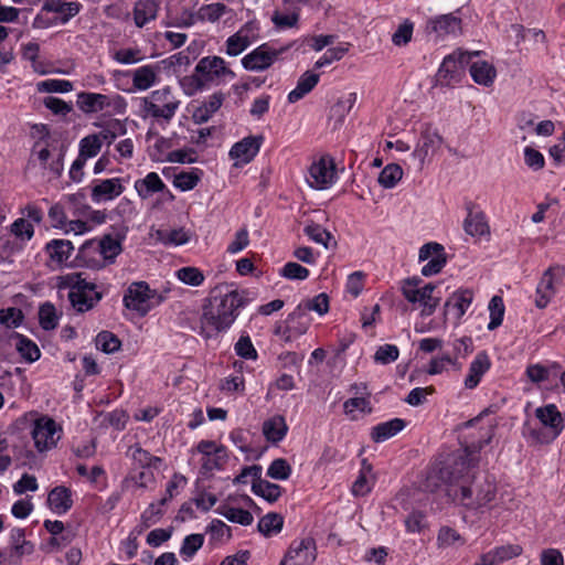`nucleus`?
<instances>
[{"instance_id":"6e6d98bb","label":"nucleus","mask_w":565,"mask_h":565,"mask_svg":"<svg viewBox=\"0 0 565 565\" xmlns=\"http://www.w3.org/2000/svg\"><path fill=\"white\" fill-rule=\"evenodd\" d=\"M57 316L55 307L50 303H43L39 309V321L40 326L44 330H53L57 327Z\"/></svg>"},{"instance_id":"bf43d9fd","label":"nucleus","mask_w":565,"mask_h":565,"mask_svg":"<svg viewBox=\"0 0 565 565\" xmlns=\"http://www.w3.org/2000/svg\"><path fill=\"white\" fill-rule=\"evenodd\" d=\"M291 475V466L284 458L271 461L267 469V476L275 480H287Z\"/></svg>"},{"instance_id":"39448f33","label":"nucleus","mask_w":565,"mask_h":565,"mask_svg":"<svg viewBox=\"0 0 565 565\" xmlns=\"http://www.w3.org/2000/svg\"><path fill=\"white\" fill-rule=\"evenodd\" d=\"M163 297L149 287L146 281H134L124 295V306L145 317L153 307L160 305Z\"/></svg>"},{"instance_id":"864d4df0","label":"nucleus","mask_w":565,"mask_h":565,"mask_svg":"<svg viewBox=\"0 0 565 565\" xmlns=\"http://www.w3.org/2000/svg\"><path fill=\"white\" fill-rule=\"evenodd\" d=\"M38 90L41 93H68L73 90V83L66 79H45L39 82Z\"/></svg>"},{"instance_id":"cd10ccee","label":"nucleus","mask_w":565,"mask_h":565,"mask_svg":"<svg viewBox=\"0 0 565 565\" xmlns=\"http://www.w3.org/2000/svg\"><path fill=\"white\" fill-rule=\"evenodd\" d=\"M263 435L266 440L271 444L281 441L288 431L285 417L281 415H275L263 423L262 428Z\"/></svg>"},{"instance_id":"a878e982","label":"nucleus","mask_w":565,"mask_h":565,"mask_svg":"<svg viewBox=\"0 0 565 565\" xmlns=\"http://www.w3.org/2000/svg\"><path fill=\"white\" fill-rule=\"evenodd\" d=\"M73 249L72 242L66 239H52L45 245V252L49 255L50 262L56 266L65 264Z\"/></svg>"},{"instance_id":"ddd939ff","label":"nucleus","mask_w":565,"mask_h":565,"mask_svg":"<svg viewBox=\"0 0 565 565\" xmlns=\"http://www.w3.org/2000/svg\"><path fill=\"white\" fill-rule=\"evenodd\" d=\"M444 139L430 125H427L420 134V138L413 151V157L418 161L417 169L422 170L426 159L434 154L441 146Z\"/></svg>"},{"instance_id":"20e7f679","label":"nucleus","mask_w":565,"mask_h":565,"mask_svg":"<svg viewBox=\"0 0 565 565\" xmlns=\"http://www.w3.org/2000/svg\"><path fill=\"white\" fill-rule=\"evenodd\" d=\"M121 243L110 234L104 235L100 239L86 241L78 250L77 257L86 266L103 267L105 264L93 259V255L98 254L104 262L114 263L115 258L121 253Z\"/></svg>"},{"instance_id":"79ce46f5","label":"nucleus","mask_w":565,"mask_h":565,"mask_svg":"<svg viewBox=\"0 0 565 565\" xmlns=\"http://www.w3.org/2000/svg\"><path fill=\"white\" fill-rule=\"evenodd\" d=\"M284 525V518L279 513L270 512L264 515L258 522V531L265 536L279 533Z\"/></svg>"},{"instance_id":"f3484780","label":"nucleus","mask_w":565,"mask_h":565,"mask_svg":"<svg viewBox=\"0 0 565 565\" xmlns=\"http://www.w3.org/2000/svg\"><path fill=\"white\" fill-rule=\"evenodd\" d=\"M121 181L120 178L96 181L90 191L93 202L110 201L121 195L125 190Z\"/></svg>"},{"instance_id":"8fccbe9b","label":"nucleus","mask_w":565,"mask_h":565,"mask_svg":"<svg viewBox=\"0 0 565 565\" xmlns=\"http://www.w3.org/2000/svg\"><path fill=\"white\" fill-rule=\"evenodd\" d=\"M492 555L494 562L497 565L507 562L509 559H512L522 553V547L518 544H508V545H501L497 546L489 551Z\"/></svg>"},{"instance_id":"052dcab7","label":"nucleus","mask_w":565,"mask_h":565,"mask_svg":"<svg viewBox=\"0 0 565 565\" xmlns=\"http://www.w3.org/2000/svg\"><path fill=\"white\" fill-rule=\"evenodd\" d=\"M299 308L303 309V312L308 315V311H316L319 315H324L329 310V297L327 294L321 292L313 297L312 299H309L305 301L303 303H300L298 306Z\"/></svg>"},{"instance_id":"6ab92c4d","label":"nucleus","mask_w":565,"mask_h":565,"mask_svg":"<svg viewBox=\"0 0 565 565\" xmlns=\"http://www.w3.org/2000/svg\"><path fill=\"white\" fill-rule=\"evenodd\" d=\"M195 72L201 73L205 81L211 84L214 79L225 75H234L225 65V61L220 56H205L199 61Z\"/></svg>"},{"instance_id":"a18cd8bd","label":"nucleus","mask_w":565,"mask_h":565,"mask_svg":"<svg viewBox=\"0 0 565 565\" xmlns=\"http://www.w3.org/2000/svg\"><path fill=\"white\" fill-rule=\"evenodd\" d=\"M130 456L135 463H137L140 468H157L161 462L159 457L152 456L149 451L142 449L139 445L132 446L129 448Z\"/></svg>"},{"instance_id":"ea45409f","label":"nucleus","mask_w":565,"mask_h":565,"mask_svg":"<svg viewBox=\"0 0 565 565\" xmlns=\"http://www.w3.org/2000/svg\"><path fill=\"white\" fill-rule=\"evenodd\" d=\"M305 234L312 239L313 242L321 244L324 248H330L337 246V242L334 241L332 234L323 228L321 225L311 222L307 224L303 228Z\"/></svg>"},{"instance_id":"a19ab883","label":"nucleus","mask_w":565,"mask_h":565,"mask_svg":"<svg viewBox=\"0 0 565 565\" xmlns=\"http://www.w3.org/2000/svg\"><path fill=\"white\" fill-rule=\"evenodd\" d=\"M217 512L227 519L230 522L237 523L244 526L250 525L254 521L252 513L241 508H233L224 505L218 508Z\"/></svg>"},{"instance_id":"2eb2a0df","label":"nucleus","mask_w":565,"mask_h":565,"mask_svg":"<svg viewBox=\"0 0 565 565\" xmlns=\"http://www.w3.org/2000/svg\"><path fill=\"white\" fill-rule=\"evenodd\" d=\"M334 175L333 160L322 157L310 166L307 181L311 188L322 190L332 184Z\"/></svg>"},{"instance_id":"774afa93","label":"nucleus","mask_w":565,"mask_h":565,"mask_svg":"<svg viewBox=\"0 0 565 565\" xmlns=\"http://www.w3.org/2000/svg\"><path fill=\"white\" fill-rule=\"evenodd\" d=\"M280 275L290 280H305L309 276V270L295 262H288L280 269Z\"/></svg>"},{"instance_id":"680f3d73","label":"nucleus","mask_w":565,"mask_h":565,"mask_svg":"<svg viewBox=\"0 0 565 565\" xmlns=\"http://www.w3.org/2000/svg\"><path fill=\"white\" fill-rule=\"evenodd\" d=\"M203 543V534H190L184 537L180 548V554L185 558H191L202 547Z\"/></svg>"},{"instance_id":"5701e85b","label":"nucleus","mask_w":565,"mask_h":565,"mask_svg":"<svg viewBox=\"0 0 565 565\" xmlns=\"http://www.w3.org/2000/svg\"><path fill=\"white\" fill-rule=\"evenodd\" d=\"M225 100V94L216 92L212 94L207 100L193 110L192 119L195 124L201 125L207 122L212 116L221 108Z\"/></svg>"},{"instance_id":"aec40b11","label":"nucleus","mask_w":565,"mask_h":565,"mask_svg":"<svg viewBox=\"0 0 565 565\" xmlns=\"http://www.w3.org/2000/svg\"><path fill=\"white\" fill-rule=\"evenodd\" d=\"M473 301L471 289H459L455 291L445 302V315L452 313L456 321H459Z\"/></svg>"},{"instance_id":"f03ea898","label":"nucleus","mask_w":565,"mask_h":565,"mask_svg":"<svg viewBox=\"0 0 565 565\" xmlns=\"http://www.w3.org/2000/svg\"><path fill=\"white\" fill-rule=\"evenodd\" d=\"M247 298L244 291L230 290L225 294H213L202 307L200 334L205 339L217 337L231 328L245 307Z\"/></svg>"},{"instance_id":"f8f14e48","label":"nucleus","mask_w":565,"mask_h":565,"mask_svg":"<svg viewBox=\"0 0 565 565\" xmlns=\"http://www.w3.org/2000/svg\"><path fill=\"white\" fill-rule=\"evenodd\" d=\"M418 258L420 262L428 260L422 268V275L425 277L440 273L447 263L444 246L435 242L424 244L419 249Z\"/></svg>"},{"instance_id":"c03bdc74","label":"nucleus","mask_w":565,"mask_h":565,"mask_svg":"<svg viewBox=\"0 0 565 565\" xmlns=\"http://www.w3.org/2000/svg\"><path fill=\"white\" fill-rule=\"evenodd\" d=\"M100 136L88 135L79 141V153L78 156L86 160L96 157L102 149Z\"/></svg>"},{"instance_id":"e2e57ef3","label":"nucleus","mask_w":565,"mask_h":565,"mask_svg":"<svg viewBox=\"0 0 565 565\" xmlns=\"http://www.w3.org/2000/svg\"><path fill=\"white\" fill-rule=\"evenodd\" d=\"M186 484V478L180 473H174L166 487V493L160 499L159 505H166L170 502L177 494L179 488H183Z\"/></svg>"},{"instance_id":"b1692460","label":"nucleus","mask_w":565,"mask_h":565,"mask_svg":"<svg viewBox=\"0 0 565 565\" xmlns=\"http://www.w3.org/2000/svg\"><path fill=\"white\" fill-rule=\"evenodd\" d=\"M310 324V319L302 308L297 307L286 320L285 332H288L286 341H290L294 337L306 333Z\"/></svg>"},{"instance_id":"473e14b6","label":"nucleus","mask_w":565,"mask_h":565,"mask_svg":"<svg viewBox=\"0 0 565 565\" xmlns=\"http://www.w3.org/2000/svg\"><path fill=\"white\" fill-rule=\"evenodd\" d=\"M319 74L311 72L303 73L299 77L296 88L288 94V102L296 103L303 98L308 93H310L316 87V85L319 82Z\"/></svg>"},{"instance_id":"c9c22d12","label":"nucleus","mask_w":565,"mask_h":565,"mask_svg":"<svg viewBox=\"0 0 565 565\" xmlns=\"http://www.w3.org/2000/svg\"><path fill=\"white\" fill-rule=\"evenodd\" d=\"M470 75L477 84L490 86L495 78L497 72L488 62H476L470 65Z\"/></svg>"},{"instance_id":"4c0bfd02","label":"nucleus","mask_w":565,"mask_h":565,"mask_svg":"<svg viewBox=\"0 0 565 565\" xmlns=\"http://www.w3.org/2000/svg\"><path fill=\"white\" fill-rule=\"evenodd\" d=\"M179 104V102H171L160 105L154 102H145L143 110L156 119L162 118L170 121L174 117Z\"/></svg>"},{"instance_id":"49530a36","label":"nucleus","mask_w":565,"mask_h":565,"mask_svg":"<svg viewBox=\"0 0 565 565\" xmlns=\"http://www.w3.org/2000/svg\"><path fill=\"white\" fill-rule=\"evenodd\" d=\"M157 238L164 245H183L190 239L189 233L184 228H175L171 231H158Z\"/></svg>"},{"instance_id":"f704fd0d","label":"nucleus","mask_w":565,"mask_h":565,"mask_svg":"<svg viewBox=\"0 0 565 565\" xmlns=\"http://www.w3.org/2000/svg\"><path fill=\"white\" fill-rule=\"evenodd\" d=\"M11 339H14L17 351L20 353V355L28 362H35L40 359L41 352L38 348V345L26 337L18 333L12 332Z\"/></svg>"},{"instance_id":"4d7b16f0","label":"nucleus","mask_w":565,"mask_h":565,"mask_svg":"<svg viewBox=\"0 0 565 565\" xmlns=\"http://www.w3.org/2000/svg\"><path fill=\"white\" fill-rule=\"evenodd\" d=\"M86 195L84 192L68 194L66 196L67 209L74 216L84 217L86 212H89V205L85 203Z\"/></svg>"},{"instance_id":"bb28decb","label":"nucleus","mask_w":565,"mask_h":565,"mask_svg":"<svg viewBox=\"0 0 565 565\" xmlns=\"http://www.w3.org/2000/svg\"><path fill=\"white\" fill-rule=\"evenodd\" d=\"M490 365L488 354L484 351L479 352L469 366L468 375L465 379V386L470 390L475 388L482 375L490 369Z\"/></svg>"},{"instance_id":"58836bf2","label":"nucleus","mask_w":565,"mask_h":565,"mask_svg":"<svg viewBox=\"0 0 565 565\" xmlns=\"http://www.w3.org/2000/svg\"><path fill=\"white\" fill-rule=\"evenodd\" d=\"M252 491L270 503L276 502L281 495V487L279 484L263 480L262 477L258 481H253Z\"/></svg>"},{"instance_id":"3c124183","label":"nucleus","mask_w":565,"mask_h":565,"mask_svg":"<svg viewBox=\"0 0 565 565\" xmlns=\"http://www.w3.org/2000/svg\"><path fill=\"white\" fill-rule=\"evenodd\" d=\"M120 340L109 331H102L96 337V347L105 353H115L120 349Z\"/></svg>"},{"instance_id":"4468645a","label":"nucleus","mask_w":565,"mask_h":565,"mask_svg":"<svg viewBox=\"0 0 565 565\" xmlns=\"http://www.w3.org/2000/svg\"><path fill=\"white\" fill-rule=\"evenodd\" d=\"M425 30L428 35H434L435 40L456 35L461 31V19L454 13L436 15L428 19Z\"/></svg>"},{"instance_id":"f257e3e1","label":"nucleus","mask_w":565,"mask_h":565,"mask_svg":"<svg viewBox=\"0 0 565 565\" xmlns=\"http://www.w3.org/2000/svg\"><path fill=\"white\" fill-rule=\"evenodd\" d=\"M488 444V440L465 447L463 455L458 456L451 463L433 468L427 476V489L434 491L445 484L446 493L454 501L471 510L489 507L497 494V487L488 476L482 479L476 476L478 463L477 454Z\"/></svg>"},{"instance_id":"6e6552de","label":"nucleus","mask_w":565,"mask_h":565,"mask_svg":"<svg viewBox=\"0 0 565 565\" xmlns=\"http://www.w3.org/2000/svg\"><path fill=\"white\" fill-rule=\"evenodd\" d=\"M62 428L49 416L36 418L32 427V438L38 451L43 452L56 446L61 439Z\"/></svg>"},{"instance_id":"5fc2aeb1","label":"nucleus","mask_w":565,"mask_h":565,"mask_svg":"<svg viewBox=\"0 0 565 565\" xmlns=\"http://www.w3.org/2000/svg\"><path fill=\"white\" fill-rule=\"evenodd\" d=\"M226 6L222 2H214L202 6L198 11V19L201 21H217L226 11Z\"/></svg>"},{"instance_id":"c85d7f7f","label":"nucleus","mask_w":565,"mask_h":565,"mask_svg":"<svg viewBox=\"0 0 565 565\" xmlns=\"http://www.w3.org/2000/svg\"><path fill=\"white\" fill-rule=\"evenodd\" d=\"M159 3L156 0H138L134 6V21L138 28L157 18Z\"/></svg>"},{"instance_id":"7c9ffc66","label":"nucleus","mask_w":565,"mask_h":565,"mask_svg":"<svg viewBox=\"0 0 565 565\" xmlns=\"http://www.w3.org/2000/svg\"><path fill=\"white\" fill-rule=\"evenodd\" d=\"M405 426V420L401 418L381 423L372 428L371 438L375 443H382L398 434Z\"/></svg>"},{"instance_id":"69168bd1","label":"nucleus","mask_w":565,"mask_h":565,"mask_svg":"<svg viewBox=\"0 0 565 565\" xmlns=\"http://www.w3.org/2000/svg\"><path fill=\"white\" fill-rule=\"evenodd\" d=\"M177 277L193 287H198L204 281L203 273L196 267H182L177 271Z\"/></svg>"},{"instance_id":"09e8293b","label":"nucleus","mask_w":565,"mask_h":565,"mask_svg":"<svg viewBox=\"0 0 565 565\" xmlns=\"http://www.w3.org/2000/svg\"><path fill=\"white\" fill-rule=\"evenodd\" d=\"M490 322L488 323V330L492 331L500 327L504 316V302L501 296H493L489 302Z\"/></svg>"},{"instance_id":"423d86ee","label":"nucleus","mask_w":565,"mask_h":565,"mask_svg":"<svg viewBox=\"0 0 565 565\" xmlns=\"http://www.w3.org/2000/svg\"><path fill=\"white\" fill-rule=\"evenodd\" d=\"M420 278H407L402 284V294L405 299L411 303H419L422 306L420 316H431L436 308L439 306L440 297L434 295L436 286L434 284H426L419 288Z\"/></svg>"},{"instance_id":"7ed1b4c3","label":"nucleus","mask_w":565,"mask_h":565,"mask_svg":"<svg viewBox=\"0 0 565 565\" xmlns=\"http://www.w3.org/2000/svg\"><path fill=\"white\" fill-rule=\"evenodd\" d=\"M58 288H68V299L77 312L92 310L103 298L94 282L87 281L82 273H73L62 277Z\"/></svg>"},{"instance_id":"c756f323","label":"nucleus","mask_w":565,"mask_h":565,"mask_svg":"<svg viewBox=\"0 0 565 565\" xmlns=\"http://www.w3.org/2000/svg\"><path fill=\"white\" fill-rule=\"evenodd\" d=\"M81 7V3L75 1L65 2L63 0H47L43 4L42 10L62 14L60 21L65 24L79 12Z\"/></svg>"},{"instance_id":"a211bd4d","label":"nucleus","mask_w":565,"mask_h":565,"mask_svg":"<svg viewBox=\"0 0 565 565\" xmlns=\"http://www.w3.org/2000/svg\"><path fill=\"white\" fill-rule=\"evenodd\" d=\"M535 416L543 427L559 436L565 428V416L555 404H547L535 409Z\"/></svg>"},{"instance_id":"de8ad7c7","label":"nucleus","mask_w":565,"mask_h":565,"mask_svg":"<svg viewBox=\"0 0 565 565\" xmlns=\"http://www.w3.org/2000/svg\"><path fill=\"white\" fill-rule=\"evenodd\" d=\"M403 177V169L396 163L387 164L379 175V183L386 188H394Z\"/></svg>"},{"instance_id":"2f4dec72","label":"nucleus","mask_w":565,"mask_h":565,"mask_svg":"<svg viewBox=\"0 0 565 565\" xmlns=\"http://www.w3.org/2000/svg\"><path fill=\"white\" fill-rule=\"evenodd\" d=\"M164 188L166 184L156 172H150L143 179H139L135 182V189L142 199H147L153 193L161 192Z\"/></svg>"},{"instance_id":"9b49d317","label":"nucleus","mask_w":565,"mask_h":565,"mask_svg":"<svg viewBox=\"0 0 565 565\" xmlns=\"http://www.w3.org/2000/svg\"><path fill=\"white\" fill-rule=\"evenodd\" d=\"M317 557L316 542L312 537H305L300 541H294L279 565H312Z\"/></svg>"},{"instance_id":"4be33fe9","label":"nucleus","mask_w":565,"mask_h":565,"mask_svg":"<svg viewBox=\"0 0 565 565\" xmlns=\"http://www.w3.org/2000/svg\"><path fill=\"white\" fill-rule=\"evenodd\" d=\"M557 270L559 273L563 271V269L561 267H550L547 268L537 287H536V298H535V306L540 309H544L551 298L554 296L555 294V288H554V271Z\"/></svg>"},{"instance_id":"e433bc0d","label":"nucleus","mask_w":565,"mask_h":565,"mask_svg":"<svg viewBox=\"0 0 565 565\" xmlns=\"http://www.w3.org/2000/svg\"><path fill=\"white\" fill-rule=\"evenodd\" d=\"M157 82L156 67L145 65L134 71L132 85L137 90H146Z\"/></svg>"},{"instance_id":"1a4fd4ad","label":"nucleus","mask_w":565,"mask_h":565,"mask_svg":"<svg viewBox=\"0 0 565 565\" xmlns=\"http://www.w3.org/2000/svg\"><path fill=\"white\" fill-rule=\"evenodd\" d=\"M467 53H452L446 56L436 74V81L443 86H450L460 82L465 65L469 63Z\"/></svg>"},{"instance_id":"603ef678","label":"nucleus","mask_w":565,"mask_h":565,"mask_svg":"<svg viewBox=\"0 0 565 565\" xmlns=\"http://www.w3.org/2000/svg\"><path fill=\"white\" fill-rule=\"evenodd\" d=\"M250 44L247 35H243V29L226 40V53L230 56H237Z\"/></svg>"},{"instance_id":"0eeeda50","label":"nucleus","mask_w":565,"mask_h":565,"mask_svg":"<svg viewBox=\"0 0 565 565\" xmlns=\"http://www.w3.org/2000/svg\"><path fill=\"white\" fill-rule=\"evenodd\" d=\"M77 107L84 114H94L111 108L115 114H124L127 109L126 99L119 95H105L100 93L81 92L77 94Z\"/></svg>"},{"instance_id":"72a5a7b5","label":"nucleus","mask_w":565,"mask_h":565,"mask_svg":"<svg viewBox=\"0 0 565 565\" xmlns=\"http://www.w3.org/2000/svg\"><path fill=\"white\" fill-rule=\"evenodd\" d=\"M356 102V94L350 93L347 97L340 98L330 110V119H334V128H339L344 122L347 115L351 111Z\"/></svg>"},{"instance_id":"37998d69","label":"nucleus","mask_w":565,"mask_h":565,"mask_svg":"<svg viewBox=\"0 0 565 565\" xmlns=\"http://www.w3.org/2000/svg\"><path fill=\"white\" fill-rule=\"evenodd\" d=\"M180 85L188 96H193L198 92H201L210 86L201 73H194L192 75L184 76L180 79Z\"/></svg>"},{"instance_id":"dca6fc26","label":"nucleus","mask_w":565,"mask_h":565,"mask_svg":"<svg viewBox=\"0 0 565 565\" xmlns=\"http://www.w3.org/2000/svg\"><path fill=\"white\" fill-rule=\"evenodd\" d=\"M263 136H248L243 138L241 141L234 143L230 150V157L237 160L235 166L238 163L246 164L250 162L258 153L263 143Z\"/></svg>"},{"instance_id":"9d476101","label":"nucleus","mask_w":565,"mask_h":565,"mask_svg":"<svg viewBox=\"0 0 565 565\" xmlns=\"http://www.w3.org/2000/svg\"><path fill=\"white\" fill-rule=\"evenodd\" d=\"M286 51L287 47L277 50L264 43L246 54L242 58V65L247 71L262 72L269 68L277 61L279 55Z\"/></svg>"},{"instance_id":"393cba45","label":"nucleus","mask_w":565,"mask_h":565,"mask_svg":"<svg viewBox=\"0 0 565 565\" xmlns=\"http://www.w3.org/2000/svg\"><path fill=\"white\" fill-rule=\"evenodd\" d=\"M47 503L52 511L64 514L73 505L72 491L64 486L55 487L47 495Z\"/></svg>"},{"instance_id":"338daca9","label":"nucleus","mask_w":565,"mask_h":565,"mask_svg":"<svg viewBox=\"0 0 565 565\" xmlns=\"http://www.w3.org/2000/svg\"><path fill=\"white\" fill-rule=\"evenodd\" d=\"M10 232L21 241H30L34 235L33 225L23 217L15 220L11 224Z\"/></svg>"},{"instance_id":"412c9836","label":"nucleus","mask_w":565,"mask_h":565,"mask_svg":"<svg viewBox=\"0 0 565 565\" xmlns=\"http://www.w3.org/2000/svg\"><path fill=\"white\" fill-rule=\"evenodd\" d=\"M476 204L473 202L466 203L468 212L463 222L465 232L470 236H483L489 234V225L486 215L482 211H475Z\"/></svg>"},{"instance_id":"0e129e2a","label":"nucleus","mask_w":565,"mask_h":565,"mask_svg":"<svg viewBox=\"0 0 565 565\" xmlns=\"http://www.w3.org/2000/svg\"><path fill=\"white\" fill-rule=\"evenodd\" d=\"M227 451L223 445H220L218 451L216 455H211L207 457H203L202 459V469L205 471H213L215 469H222L223 466L227 462Z\"/></svg>"},{"instance_id":"13d9d810","label":"nucleus","mask_w":565,"mask_h":565,"mask_svg":"<svg viewBox=\"0 0 565 565\" xmlns=\"http://www.w3.org/2000/svg\"><path fill=\"white\" fill-rule=\"evenodd\" d=\"M200 181L199 170H192L189 172L182 171L174 177L173 184L181 191H190L194 189Z\"/></svg>"}]
</instances>
